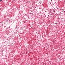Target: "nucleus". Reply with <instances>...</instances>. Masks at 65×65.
Returning a JSON list of instances; mask_svg holds the SVG:
<instances>
[{"label": "nucleus", "mask_w": 65, "mask_h": 65, "mask_svg": "<svg viewBox=\"0 0 65 65\" xmlns=\"http://www.w3.org/2000/svg\"><path fill=\"white\" fill-rule=\"evenodd\" d=\"M41 10H42H42H43V9H41Z\"/></svg>", "instance_id": "f257e3e1"}, {"label": "nucleus", "mask_w": 65, "mask_h": 65, "mask_svg": "<svg viewBox=\"0 0 65 65\" xmlns=\"http://www.w3.org/2000/svg\"><path fill=\"white\" fill-rule=\"evenodd\" d=\"M1 1H2V0H1Z\"/></svg>", "instance_id": "f03ea898"}]
</instances>
